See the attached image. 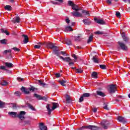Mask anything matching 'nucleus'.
Listing matches in <instances>:
<instances>
[{"label": "nucleus", "instance_id": "423d86ee", "mask_svg": "<svg viewBox=\"0 0 130 130\" xmlns=\"http://www.w3.org/2000/svg\"><path fill=\"white\" fill-rule=\"evenodd\" d=\"M82 128H88V129H90V130H97V129H99V128H100V127L96 126L95 125H88V126H83Z\"/></svg>", "mask_w": 130, "mask_h": 130}, {"label": "nucleus", "instance_id": "de8ad7c7", "mask_svg": "<svg viewBox=\"0 0 130 130\" xmlns=\"http://www.w3.org/2000/svg\"><path fill=\"white\" fill-rule=\"evenodd\" d=\"M59 52H60L59 55H60V54H62V55H66V56H69V55L67 54L66 53V52H64V51H61Z\"/></svg>", "mask_w": 130, "mask_h": 130}, {"label": "nucleus", "instance_id": "e2e57ef3", "mask_svg": "<svg viewBox=\"0 0 130 130\" xmlns=\"http://www.w3.org/2000/svg\"><path fill=\"white\" fill-rule=\"evenodd\" d=\"M66 22L67 23V24H70V22H71V20L69 18H67L66 19Z\"/></svg>", "mask_w": 130, "mask_h": 130}, {"label": "nucleus", "instance_id": "49530a36", "mask_svg": "<svg viewBox=\"0 0 130 130\" xmlns=\"http://www.w3.org/2000/svg\"><path fill=\"white\" fill-rule=\"evenodd\" d=\"M12 49L14 50V51H17V52H19L20 51V49H19L16 47H14L13 48H12Z\"/></svg>", "mask_w": 130, "mask_h": 130}, {"label": "nucleus", "instance_id": "4be33fe9", "mask_svg": "<svg viewBox=\"0 0 130 130\" xmlns=\"http://www.w3.org/2000/svg\"><path fill=\"white\" fill-rule=\"evenodd\" d=\"M5 66L9 68V69H12L13 67H14V65L12 63L10 62H5Z\"/></svg>", "mask_w": 130, "mask_h": 130}, {"label": "nucleus", "instance_id": "a19ab883", "mask_svg": "<svg viewBox=\"0 0 130 130\" xmlns=\"http://www.w3.org/2000/svg\"><path fill=\"white\" fill-rule=\"evenodd\" d=\"M83 97L84 98H87V97H90V94L89 93H84L82 94Z\"/></svg>", "mask_w": 130, "mask_h": 130}, {"label": "nucleus", "instance_id": "2eb2a0df", "mask_svg": "<svg viewBox=\"0 0 130 130\" xmlns=\"http://www.w3.org/2000/svg\"><path fill=\"white\" fill-rule=\"evenodd\" d=\"M8 113L9 115H11V116H12V117H14V118H16V117H18V114H17V112H9Z\"/></svg>", "mask_w": 130, "mask_h": 130}, {"label": "nucleus", "instance_id": "dca6fc26", "mask_svg": "<svg viewBox=\"0 0 130 130\" xmlns=\"http://www.w3.org/2000/svg\"><path fill=\"white\" fill-rule=\"evenodd\" d=\"M40 129L41 130H47V127L45 126L43 123H40Z\"/></svg>", "mask_w": 130, "mask_h": 130}, {"label": "nucleus", "instance_id": "0e129e2a", "mask_svg": "<svg viewBox=\"0 0 130 130\" xmlns=\"http://www.w3.org/2000/svg\"><path fill=\"white\" fill-rule=\"evenodd\" d=\"M72 57H73L75 59H77L78 58V57H77V55L75 54L72 55Z\"/></svg>", "mask_w": 130, "mask_h": 130}, {"label": "nucleus", "instance_id": "7ed1b4c3", "mask_svg": "<svg viewBox=\"0 0 130 130\" xmlns=\"http://www.w3.org/2000/svg\"><path fill=\"white\" fill-rule=\"evenodd\" d=\"M52 108L50 109V107H51V105L50 104H47L46 106L47 110L48 111V114L49 115H50L51 114V111H53L54 109H56V108H57L58 107V104L57 103H52Z\"/></svg>", "mask_w": 130, "mask_h": 130}, {"label": "nucleus", "instance_id": "e433bc0d", "mask_svg": "<svg viewBox=\"0 0 130 130\" xmlns=\"http://www.w3.org/2000/svg\"><path fill=\"white\" fill-rule=\"evenodd\" d=\"M94 34H96V35H103L104 31H96L94 32Z\"/></svg>", "mask_w": 130, "mask_h": 130}, {"label": "nucleus", "instance_id": "a878e982", "mask_svg": "<svg viewBox=\"0 0 130 130\" xmlns=\"http://www.w3.org/2000/svg\"><path fill=\"white\" fill-rule=\"evenodd\" d=\"M92 41H93V34H91L89 36V37L87 40V43H90L92 42Z\"/></svg>", "mask_w": 130, "mask_h": 130}, {"label": "nucleus", "instance_id": "473e14b6", "mask_svg": "<svg viewBox=\"0 0 130 130\" xmlns=\"http://www.w3.org/2000/svg\"><path fill=\"white\" fill-rule=\"evenodd\" d=\"M34 96L36 98H37L38 100H41V95L40 94H37V93H35Z\"/></svg>", "mask_w": 130, "mask_h": 130}, {"label": "nucleus", "instance_id": "6e6552de", "mask_svg": "<svg viewBox=\"0 0 130 130\" xmlns=\"http://www.w3.org/2000/svg\"><path fill=\"white\" fill-rule=\"evenodd\" d=\"M118 44L120 46L122 50H124L125 51H126V50H127V46H126V45H125V44H124L123 43L118 42Z\"/></svg>", "mask_w": 130, "mask_h": 130}, {"label": "nucleus", "instance_id": "a18cd8bd", "mask_svg": "<svg viewBox=\"0 0 130 130\" xmlns=\"http://www.w3.org/2000/svg\"><path fill=\"white\" fill-rule=\"evenodd\" d=\"M81 12L82 14H85L86 15H90V14L89 13V11H87L86 10H83L81 9Z\"/></svg>", "mask_w": 130, "mask_h": 130}, {"label": "nucleus", "instance_id": "3c124183", "mask_svg": "<svg viewBox=\"0 0 130 130\" xmlns=\"http://www.w3.org/2000/svg\"><path fill=\"white\" fill-rule=\"evenodd\" d=\"M15 95L17 96V97H20V95H21V93L19 91H16L15 93Z\"/></svg>", "mask_w": 130, "mask_h": 130}, {"label": "nucleus", "instance_id": "f257e3e1", "mask_svg": "<svg viewBox=\"0 0 130 130\" xmlns=\"http://www.w3.org/2000/svg\"><path fill=\"white\" fill-rule=\"evenodd\" d=\"M68 5L70 7H72V10L75 11L71 12V14L73 17H83V14L79 12V11H82V9L80 7V6H79V5H76L72 1H68Z\"/></svg>", "mask_w": 130, "mask_h": 130}, {"label": "nucleus", "instance_id": "09e8293b", "mask_svg": "<svg viewBox=\"0 0 130 130\" xmlns=\"http://www.w3.org/2000/svg\"><path fill=\"white\" fill-rule=\"evenodd\" d=\"M116 16L117 18H120V13L118 11L116 12Z\"/></svg>", "mask_w": 130, "mask_h": 130}, {"label": "nucleus", "instance_id": "0eeeda50", "mask_svg": "<svg viewBox=\"0 0 130 130\" xmlns=\"http://www.w3.org/2000/svg\"><path fill=\"white\" fill-rule=\"evenodd\" d=\"M26 114V112L22 111L20 112L19 114L17 115V117L21 119V120H24L25 119V115Z\"/></svg>", "mask_w": 130, "mask_h": 130}, {"label": "nucleus", "instance_id": "37998d69", "mask_svg": "<svg viewBox=\"0 0 130 130\" xmlns=\"http://www.w3.org/2000/svg\"><path fill=\"white\" fill-rule=\"evenodd\" d=\"M100 69L102 70H106V65L105 64H100Z\"/></svg>", "mask_w": 130, "mask_h": 130}, {"label": "nucleus", "instance_id": "f3484780", "mask_svg": "<svg viewBox=\"0 0 130 130\" xmlns=\"http://www.w3.org/2000/svg\"><path fill=\"white\" fill-rule=\"evenodd\" d=\"M21 91L26 94H30V91L26 90V88L23 86L21 87Z\"/></svg>", "mask_w": 130, "mask_h": 130}, {"label": "nucleus", "instance_id": "69168bd1", "mask_svg": "<svg viewBox=\"0 0 130 130\" xmlns=\"http://www.w3.org/2000/svg\"><path fill=\"white\" fill-rule=\"evenodd\" d=\"M55 76H56V78H59V77H60V74L59 73L55 74Z\"/></svg>", "mask_w": 130, "mask_h": 130}, {"label": "nucleus", "instance_id": "864d4df0", "mask_svg": "<svg viewBox=\"0 0 130 130\" xmlns=\"http://www.w3.org/2000/svg\"><path fill=\"white\" fill-rule=\"evenodd\" d=\"M84 101V96L83 95H81L80 98L79 99V102H83Z\"/></svg>", "mask_w": 130, "mask_h": 130}, {"label": "nucleus", "instance_id": "f03ea898", "mask_svg": "<svg viewBox=\"0 0 130 130\" xmlns=\"http://www.w3.org/2000/svg\"><path fill=\"white\" fill-rule=\"evenodd\" d=\"M46 46L47 48H50V49H53V54L56 55V56H59L60 52L59 50H58V48L57 46H55L54 44L51 42H48L46 43Z\"/></svg>", "mask_w": 130, "mask_h": 130}, {"label": "nucleus", "instance_id": "c85d7f7f", "mask_svg": "<svg viewBox=\"0 0 130 130\" xmlns=\"http://www.w3.org/2000/svg\"><path fill=\"white\" fill-rule=\"evenodd\" d=\"M1 30L2 32V33H5L6 35H7V36H9V35H10V32L8 31L7 30H5L4 29L2 28Z\"/></svg>", "mask_w": 130, "mask_h": 130}, {"label": "nucleus", "instance_id": "13d9d810", "mask_svg": "<svg viewBox=\"0 0 130 130\" xmlns=\"http://www.w3.org/2000/svg\"><path fill=\"white\" fill-rule=\"evenodd\" d=\"M50 3L51 4H53V5H59V3H58L57 2H54V1H51Z\"/></svg>", "mask_w": 130, "mask_h": 130}, {"label": "nucleus", "instance_id": "052dcab7", "mask_svg": "<svg viewBox=\"0 0 130 130\" xmlns=\"http://www.w3.org/2000/svg\"><path fill=\"white\" fill-rule=\"evenodd\" d=\"M25 124H30V121L29 120H25L24 121Z\"/></svg>", "mask_w": 130, "mask_h": 130}, {"label": "nucleus", "instance_id": "4c0bfd02", "mask_svg": "<svg viewBox=\"0 0 130 130\" xmlns=\"http://www.w3.org/2000/svg\"><path fill=\"white\" fill-rule=\"evenodd\" d=\"M9 83L7 82L6 80H4L1 82V85L2 86H8Z\"/></svg>", "mask_w": 130, "mask_h": 130}, {"label": "nucleus", "instance_id": "9d476101", "mask_svg": "<svg viewBox=\"0 0 130 130\" xmlns=\"http://www.w3.org/2000/svg\"><path fill=\"white\" fill-rule=\"evenodd\" d=\"M94 21L100 25H105V21L103 19H98L97 18H94Z\"/></svg>", "mask_w": 130, "mask_h": 130}, {"label": "nucleus", "instance_id": "603ef678", "mask_svg": "<svg viewBox=\"0 0 130 130\" xmlns=\"http://www.w3.org/2000/svg\"><path fill=\"white\" fill-rule=\"evenodd\" d=\"M129 39H128V38H127L126 37H124V38H123V40H124V41H125V42L128 41Z\"/></svg>", "mask_w": 130, "mask_h": 130}, {"label": "nucleus", "instance_id": "c03bdc74", "mask_svg": "<svg viewBox=\"0 0 130 130\" xmlns=\"http://www.w3.org/2000/svg\"><path fill=\"white\" fill-rule=\"evenodd\" d=\"M104 109H106V110H110L109 108H108V106H107V105H106V104L104 103Z\"/></svg>", "mask_w": 130, "mask_h": 130}, {"label": "nucleus", "instance_id": "79ce46f5", "mask_svg": "<svg viewBox=\"0 0 130 130\" xmlns=\"http://www.w3.org/2000/svg\"><path fill=\"white\" fill-rule=\"evenodd\" d=\"M76 73H79V74H82L83 73V70L82 68H79L76 69Z\"/></svg>", "mask_w": 130, "mask_h": 130}, {"label": "nucleus", "instance_id": "aec40b11", "mask_svg": "<svg viewBox=\"0 0 130 130\" xmlns=\"http://www.w3.org/2000/svg\"><path fill=\"white\" fill-rule=\"evenodd\" d=\"M64 32H68L69 31H73V28L70 26H66L65 29L64 30Z\"/></svg>", "mask_w": 130, "mask_h": 130}, {"label": "nucleus", "instance_id": "ddd939ff", "mask_svg": "<svg viewBox=\"0 0 130 130\" xmlns=\"http://www.w3.org/2000/svg\"><path fill=\"white\" fill-rule=\"evenodd\" d=\"M22 37H24L23 43H24V44H27V43L29 42V37L25 35H22Z\"/></svg>", "mask_w": 130, "mask_h": 130}, {"label": "nucleus", "instance_id": "6e6d98bb", "mask_svg": "<svg viewBox=\"0 0 130 130\" xmlns=\"http://www.w3.org/2000/svg\"><path fill=\"white\" fill-rule=\"evenodd\" d=\"M38 44H39V45H40V47H41V45L42 46H43V45H46V43H45V42L44 43L39 42V43H38Z\"/></svg>", "mask_w": 130, "mask_h": 130}, {"label": "nucleus", "instance_id": "b1692460", "mask_svg": "<svg viewBox=\"0 0 130 130\" xmlns=\"http://www.w3.org/2000/svg\"><path fill=\"white\" fill-rule=\"evenodd\" d=\"M38 82L40 84V86H42V87H45V86H48L47 84L42 82L41 80H38Z\"/></svg>", "mask_w": 130, "mask_h": 130}, {"label": "nucleus", "instance_id": "ea45409f", "mask_svg": "<svg viewBox=\"0 0 130 130\" xmlns=\"http://www.w3.org/2000/svg\"><path fill=\"white\" fill-rule=\"evenodd\" d=\"M41 100H44L45 102H47L48 101V100L47 98V96H41Z\"/></svg>", "mask_w": 130, "mask_h": 130}, {"label": "nucleus", "instance_id": "1a4fd4ad", "mask_svg": "<svg viewBox=\"0 0 130 130\" xmlns=\"http://www.w3.org/2000/svg\"><path fill=\"white\" fill-rule=\"evenodd\" d=\"M58 57H59V58L60 59H62L63 60V61H66V62H70L71 61H72V59L70 57H63L60 55H59V56H57Z\"/></svg>", "mask_w": 130, "mask_h": 130}, {"label": "nucleus", "instance_id": "774afa93", "mask_svg": "<svg viewBox=\"0 0 130 130\" xmlns=\"http://www.w3.org/2000/svg\"><path fill=\"white\" fill-rule=\"evenodd\" d=\"M123 2H124V3H125V4H126V3H128V4H130V0H122Z\"/></svg>", "mask_w": 130, "mask_h": 130}, {"label": "nucleus", "instance_id": "338daca9", "mask_svg": "<svg viewBox=\"0 0 130 130\" xmlns=\"http://www.w3.org/2000/svg\"><path fill=\"white\" fill-rule=\"evenodd\" d=\"M97 108H93V109H92V111H93V112H94V113H95V112H97Z\"/></svg>", "mask_w": 130, "mask_h": 130}, {"label": "nucleus", "instance_id": "6ab92c4d", "mask_svg": "<svg viewBox=\"0 0 130 130\" xmlns=\"http://www.w3.org/2000/svg\"><path fill=\"white\" fill-rule=\"evenodd\" d=\"M96 94L98 96H101V97H105V94L101 91H97Z\"/></svg>", "mask_w": 130, "mask_h": 130}, {"label": "nucleus", "instance_id": "a211bd4d", "mask_svg": "<svg viewBox=\"0 0 130 130\" xmlns=\"http://www.w3.org/2000/svg\"><path fill=\"white\" fill-rule=\"evenodd\" d=\"M13 23H20V17L19 16L16 17V19L13 18L12 20Z\"/></svg>", "mask_w": 130, "mask_h": 130}, {"label": "nucleus", "instance_id": "bb28decb", "mask_svg": "<svg viewBox=\"0 0 130 130\" xmlns=\"http://www.w3.org/2000/svg\"><path fill=\"white\" fill-rule=\"evenodd\" d=\"M117 119L120 122H123V121H124V118L120 116L118 117Z\"/></svg>", "mask_w": 130, "mask_h": 130}, {"label": "nucleus", "instance_id": "72a5a7b5", "mask_svg": "<svg viewBox=\"0 0 130 130\" xmlns=\"http://www.w3.org/2000/svg\"><path fill=\"white\" fill-rule=\"evenodd\" d=\"M59 83L61 85V86H63L64 87H66V83H67V81L66 80H62V81H59Z\"/></svg>", "mask_w": 130, "mask_h": 130}, {"label": "nucleus", "instance_id": "4468645a", "mask_svg": "<svg viewBox=\"0 0 130 130\" xmlns=\"http://www.w3.org/2000/svg\"><path fill=\"white\" fill-rule=\"evenodd\" d=\"M81 36L82 35H79L78 36L73 37L74 41H76V42H80V41L82 40V39L81 38V37H82Z\"/></svg>", "mask_w": 130, "mask_h": 130}, {"label": "nucleus", "instance_id": "58836bf2", "mask_svg": "<svg viewBox=\"0 0 130 130\" xmlns=\"http://www.w3.org/2000/svg\"><path fill=\"white\" fill-rule=\"evenodd\" d=\"M12 49L6 50L3 52V54H7V53H11Z\"/></svg>", "mask_w": 130, "mask_h": 130}, {"label": "nucleus", "instance_id": "4d7b16f0", "mask_svg": "<svg viewBox=\"0 0 130 130\" xmlns=\"http://www.w3.org/2000/svg\"><path fill=\"white\" fill-rule=\"evenodd\" d=\"M17 80L18 81H19V82H23V81H24V79L23 78H20V77H18L17 78Z\"/></svg>", "mask_w": 130, "mask_h": 130}, {"label": "nucleus", "instance_id": "393cba45", "mask_svg": "<svg viewBox=\"0 0 130 130\" xmlns=\"http://www.w3.org/2000/svg\"><path fill=\"white\" fill-rule=\"evenodd\" d=\"M66 102L67 103H71L72 100H71V96L69 95H66Z\"/></svg>", "mask_w": 130, "mask_h": 130}, {"label": "nucleus", "instance_id": "7c9ffc66", "mask_svg": "<svg viewBox=\"0 0 130 130\" xmlns=\"http://www.w3.org/2000/svg\"><path fill=\"white\" fill-rule=\"evenodd\" d=\"M7 42H8V40L4 39L3 40H0V43L1 44H7Z\"/></svg>", "mask_w": 130, "mask_h": 130}, {"label": "nucleus", "instance_id": "cd10ccee", "mask_svg": "<svg viewBox=\"0 0 130 130\" xmlns=\"http://www.w3.org/2000/svg\"><path fill=\"white\" fill-rule=\"evenodd\" d=\"M29 91H32V92H34L35 91H37L38 89L37 88H35L34 86H31L30 88H28Z\"/></svg>", "mask_w": 130, "mask_h": 130}, {"label": "nucleus", "instance_id": "c756f323", "mask_svg": "<svg viewBox=\"0 0 130 130\" xmlns=\"http://www.w3.org/2000/svg\"><path fill=\"white\" fill-rule=\"evenodd\" d=\"M27 106H28V108H29V109H31L33 111H35L36 110V109H35V108H34L33 106H32V105H31L30 104H28Z\"/></svg>", "mask_w": 130, "mask_h": 130}, {"label": "nucleus", "instance_id": "bf43d9fd", "mask_svg": "<svg viewBox=\"0 0 130 130\" xmlns=\"http://www.w3.org/2000/svg\"><path fill=\"white\" fill-rule=\"evenodd\" d=\"M13 106H12V108L13 109H17V105H16V104H12Z\"/></svg>", "mask_w": 130, "mask_h": 130}, {"label": "nucleus", "instance_id": "5fc2aeb1", "mask_svg": "<svg viewBox=\"0 0 130 130\" xmlns=\"http://www.w3.org/2000/svg\"><path fill=\"white\" fill-rule=\"evenodd\" d=\"M34 48H36V49H39V48H40V45L39 44L36 45L34 46Z\"/></svg>", "mask_w": 130, "mask_h": 130}, {"label": "nucleus", "instance_id": "680f3d73", "mask_svg": "<svg viewBox=\"0 0 130 130\" xmlns=\"http://www.w3.org/2000/svg\"><path fill=\"white\" fill-rule=\"evenodd\" d=\"M106 3L108 5H111L112 4L111 0H106Z\"/></svg>", "mask_w": 130, "mask_h": 130}, {"label": "nucleus", "instance_id": "f8f14e48", "mask_svg": "<svg viewBox=\"0 0 130 130\" xmlns=\"http://www.w3.org/2000/svg\"><path fill=\"white\" fill-rule=\"evenodd\" d=\"M83 23H84V25H91V23H92V21L89 19V18H87L85 19H83L82 20Z\"/></svg>", "mask_w": 130, "mask_h": 130}, {"label": "nucleus", "instance_id": "9b49d317", "mask_svg": "<svg viewBox=\"0 0 130 130\" xmlns=\"http://www.w3.org/2000/svg\"><path fill=\"white\" fill-rule=\"evenodd\" d=\"M92 60H93V62L95 63H99L100 62V59L98 58L97 56H93Z\"/></svg>", "mask_w": 130, "mask_h": 130}, {"label": "nucleus", "instance_id": "20e7f679", "mask_svg": "<svg viewBox=\"0 0 130 130\" xmlns=\"http://www.w3.org/2000/svg\"><path fill=\"white\" fill-rule=\"evenodd\" d=\"M109 93H115L116 91V84H111L109 85Z\"/></svg>", "mask_w": 130, "mask_h": 130}, {"label": "nucleus", "instance_id": "f704fd0d", "mask_svg": "<svg viewBox=\"0 0 130 130\" xmlns=\"http://www.w3.org/2000/svg\"><path fill=\"white\" fill-rule=\"evenodd\" d=\"M6 103L4 102L0 101V108H5Z\"/></svg>", "mask_w": 130, "mask_h": 130}, {"label": "nucleus", "instance_id": "412c9836", "mask_svg": "<svg viewBox=\"0 0 130 130\" xmlns=\"http://www.w3.org/2000/svg\"><path fill=\"white\" fill-rule=\"evenodd\" d=\"M65 44H67V45H72V41L70 39H66L64 40Z\"/></svg>", "mask_w": 130, "mask_h": 130}, {"label": "nucleus", "instance_id": "39448f33", "mask_svg": "<svg viewBox=\"0 0 130 130\" xmlns=\"http://www.w3.org/2000/svg\"><path fill=\"white\" fill-rule=\"evenodd\" d=\"M101 124L104 129H107L109 127V125H110V123L107 121L104 120L101 123Z\"/></svg>", "mask_w": 130, "mask_h": 130}, {"label": "nucleus", "instance_id": "c9c22d12", "mask_svg": "<svg viewBox=\"0 0 130 130\" xmlns=\"http://www.w3.org/2000/svg\"><path fill=\"white\" fill-rule=\"evenodd\" d=\"M5 10L7 11H12V7L10 5H7L5 7Z\"/></svg>", "mask_w": 130, "mask_h": 130}, {"label": "nucleus", "instance_id": "8fccbe9b", "mask_svg": "<svg viewBox=\"0 0 130 130\" xmlns=\"http://www.w3.org/2000/svg\"><path fill=\"white\" fill-rule=\"evenodd\" d=\"M0 70H3L4 71H8V70L6 69V67L5 66H0Z\"/></svg>", "mask_w": 130, "mask_h": 130}, {"label": "nucleus", "instance_id": "2f4dec72", "mask_svg": "<svg viewBox=\"0 0 130 130\" xmlns=\"http://www.w3.org/2000/svg\"><path fill=\"white\" fill-rule=\"evenodd\" d=\"M50 84H51V86H52L53 88H54V89H56V88H57V86L56 85V84H55V83L54 82H50Z\"/></svg>", "mask_w": 130, "mask_h": 130}, {"label": "nucleus", "instance_id": "5701e85b", "mask_svg": "<svg viewBox=\"0 0 130 130\" xmlns=\"http://www.w3.org/2000/svg\"><path fill=\"white\" fill-rule=\"evenodd\" d=\"M98 76V74L96 72H93L91 74V77L94 79H98V76Z\"/></svg>", "mask_w": 130, "mask_h": 130}]
</instances>
